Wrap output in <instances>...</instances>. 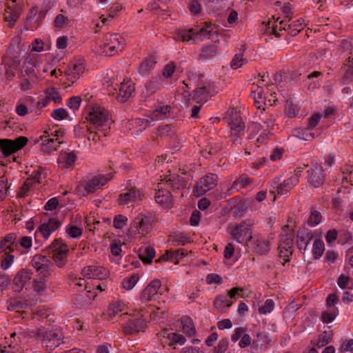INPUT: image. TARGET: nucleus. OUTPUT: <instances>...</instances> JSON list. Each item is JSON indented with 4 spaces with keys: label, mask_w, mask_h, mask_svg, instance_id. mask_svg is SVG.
<instances>
[{
    "label": "nucleus",
    "mask_w": 353,
    "mask_h": 353,
    "mask_svg": "<svg viewBox=\"0 0 353 353\" xmlns=\"http://www.w3.org/2000/svg\"><path fill=\"white\" fill-rule=\"evenodd\" d=\"M83 114L85 119L90 122L89 125L101 131L104 136L107 135L112 123L108 110L98 105L89 104L85 107Z\"/></svg>",
    "instance_id": "1"
},
{
    "label": "nucleus",
    "mask_w": 353,
    "mask_h": 353,
    "mask_svg": "<svg viewBox=\"0 0 353 353\" xmlns=\"http://www.w3.org/2000/svg\"><path fill=\"white\" fill-rule=\"evenodd\" d=\"M34 335L37 338H40L42 341L43 345L46 347L48 352H52L55 348L59 347L63 343V335L60 330H46L37 329Z\"/></svg>",
    "instance_id": "2"
},
{
    "label": "nucleus",
    "mask_w": 353,
    "mask_h": 353,
    "mask_svg": "<svg viewBox=\"0 0 353 353\" xmlns=\"http://www.w3.org/2000/svg\"><path fill=\"white\" fill-rule=\"evenodd\" d=\"M112 178V174H99L92 179L81 181L77 188L79 194L85 196L94 192Z\"/></svg>",
    "instance_id": "3"
},
{
    "label": "nucleus",
    "mask_w": 353,
    "mask_h": 353,
    "mask_svg": "<svg viewBox=\"0 0 353 353\" xmlns=\"http://www.w3.org/2000/svg\"><path fill=\"white\" fill-rule=\"evenodd\" d=\"M125 39L119 34H106L99 53L105 56H113L123 50Z\"/></svg>",
    "instance_id": "4"
},
{
    "label": "nucleus",
    "mask_w": 353,
    "mask_h": 353,
    "mask_svg": "<svg viewBox=\"0 0 353 353\" xmlns=\"http://www.w3.org/2000/svg\"><path fill=\"white\" fill-rule=\"evenodd\" d=\"M293 239L294 233L289 228L288 225H285L282 228V232L280 234V241L278 245L279 256L283 258L285 262L290 261V257L293 252Z\"/></svg>",
    "instance_id": "5"
},
{
    "label": "nucleus",
    "mask_w": 353,
    "mask_h": 353,
    "mask_svg": "<svg viewBox=\"0 0 353 353\" xmlns=\"http://www.w3.org/2000/svg\"><path fill=\"white\" fill-rule=\"evenodd\" d=\"M50 248L52 250V258L59 268H63L68 261V247L61 239H56L51 243Z\"/></svg>",
    "instance_id": "6"
},
{
    "label": "nucleus",
    "mask_w": 353,
    "mask_h": 353,
    "mask_svg": "<svg viewBox=\"0 0 353 353\" xmlns=\"http://www.w3.org/2000/svg\"><path fill=\"white\" fill-rule=\"evenodd\" d=\"M31 265L41 278L49 277L52 274L53 263L46 255L35 254L32 259Z\"/></svg>",
    "instance_id": "7"
},
{
    "label": "nucleus",
    "mask_w": 353,
    "mask_h": 353,
    "mask_svg": "<svg viewBox=\"0 0 353 353\" xmlns=\"http://www.w3.org/2000/svg\"><path fill=\"white\" fill-rule=\"evenodd\" d=\"M214 27L211 23H205V26L199 29H190L188 31L181 32L179 34L183 41H189L192 39H203L205 37L210 39V34L213 32Z\"/></svg>",
    "instance_id": "8"
},
{
    "label": "nucleus",
    "mask_w": 353,
    "mask_h": 353,
    "mask_svg": "<svg viewBox=\"0 0 353 353\" xmlns=\"http://www.w3.org/2000/svg\"><path fill=\"white\" fill-rule=\"evenodd\" d=\"M28 142V138L19 137L14 140L0 139V150L3 154L8 157L23 148Z\"/></svg>",
    "instance_id": "9"
},
{
    "label": "nucleus",
    "mask_w": 353,
    "mask_h": 353,
    "mask_svg": "<svg viewBox=\"0 0 353 353\" xmlns=\"http://www.w3.org/2000/svg\"><path fill=\"white\" fill-rule=\"evenodd\" d=\"M218 176L215 174L209 173L200 179L194 188V192L198 196H202L213 189L217 184Z\"/></svg>",
    "instance_id": "10"
},
{
    "label": "nucleus",
    "mask_w": 353,
    "mask_h": 353,
    "mask_svg": "<svg viewBox=\"0 0 353 353\" xmlns=\"http://www.w3.org/2000/svg\"><path fill=\"white\" fill-rule=\"evenodd\" d=\"M19 38L17 39L15 43H11L7 50L6 65L13 69H17L19 66L22 58L23 50L19 46Z\"/></svg>",
    "instance_id": "11"
},
{
    "label": "nucleus",
    "mask_w": 353,
    "mask_h": 353,
    "mask_svg": "<svg viewBox=\"0 0 353 353\" xmlns=\"http://www.w3.org/2000/svg\"><path fill=\"white\" fill-rule=\"evenodd\" d=\"M223 120L230 125L231 131L244 132L245 124L236 109H229L225 112Z\"/></svg>",
    "instance_id": "12"
},
{
    "label": "nucleus",
    "mask_w": 353,
    "mask_h": 353,
    "mask_svg": "<svg viewBox=\"0 0 353 353\" xmlns=\"http://www.w3.org/2000/svg\"><path fill=\"white\" fill-rule=\"evenodd\" d=\"M308 182L315 188H319L323 184L325 181V174L321 165L318 163L313 164L310 170H307Z\"/></svg>",
    "instance_id": "13"
},
{
    "label": "nucleus",
    "mask_w": 353,
    "mask_h": 353,
    "mask_svg": "<svg viewBox=\"0 0 353 353\" xmlns=\"http://www.w3.org/2000/svg\"><path fill=\"white\" fill-rule=\"evenodd\" d=\"M85 69L83 61L79 60L77 62H71L68 65L67 70L64 72V75L68 81L73 83L85 72Z\"/></svg>",
    "instance_id": "14"
},
{
    "label": "nucleus",
    "mask_w": 353,
    "mask_h": 353,
    "mask_svg": "<svg viewBox=\"0 0 353 353\" xmlns=\"http://www.w3.org/2000/svg\"><path fill=\"white\" fill-rule=\"evenodd\" d=\"M315 239L314 233L307 228L299 230L296 236V245L298 249L304 254L311 241Z\"/></svg>",
    "instance_id": "15"
},
{
    "label": "nucleus",
    "mask_w": 353,
    "mask_h": 353,
    "mask_svg": "<svg viewBox=\"0 0 353 353\" xmlns=\"http://www.w3.org/2000/svg\"><path fill=\"white\" fill-rule=\"evenodd\" d=\"M145 326V320L142 317H132L123 326V332L125 334H134L143 332Z\"/></svg>",
    "instance_id": "16"
},
{
    "label": "nucleus",
    "mask_w": 353,
    "mask_h": 353,
    "mask_svg": "<svg viewBox=\"0 0 353 353\" xmlns=\"http://www.w3.org/2000/svg\"><path fill=\"white\" fill-rule=\"evenodd\" d=\"M42 143L41 144V150L45 153H50L57 150L60 144L63 143L62 141L59 140L58 138H50V134L48 131H45L44 134L40 137Z\"/></svg>",
    "instance_id": "17"
},
{
    "label": "nucleus",
    "mask_w": 353,
    "mask_h": 353,
    "mask_svg": "<svg viewBox=\"0 0 353 353\" xmlns=\"http://www.w3.org/2000/svg\"><path fill=\"white\" fill-rule=\"evenodd\" d=\"M32 272L30 270L21 269L13 279V289L15 292H21L23 287L30 281Z\"/></svg>",
    "instance_id": "18"
},
{
    "label": "nucleus",
    "mask_w": 353,
    "mask_h": 353,
    "mask_svg": "<svg viewBox=\"0 0 353 353\" xmlns=\"http://www.w3.org/2000/svg\"><path fill=\"white\" fill-rule=\"evenodd\" d=\"M161 287V281L159 279H154L142 291L141 299L143 302H148L154 299V296L159 293Z\"/></svg>",
    "instance_id": "19"
},
{
    "label": "nucleus",
    "mask_w": 353,
    "mask_h": 353,
    "mask_svg": "<svg viewBox=\"0 0 353 353\" xmlns=\"http://www.w3.org/2000/svg\"><path fill=\"white\" fill-rule=\"evenodd\" d=\"M84 276L88 279H104L108 276V270L101 266L90 265L82 270Z\"/></svg>",
    "instance_id": "20"
},
{
    "label": "nucleus",
    "mask_w": 353,
    "mask_h": 353,
    "mask_svg": "<svg viewBox=\"0 0 353 353\" xmlns=\"http://www.w3.org/2000/svg\"><path fill=\"white\" fill-rule=\"evenodd\" d=\"M134 91L133 83L130 80H124L121 83L117 99L121 103L125 102Z\"/></svg>",
    "instance_id": "21"
},
{
    "label": "nucleus",
    "mask_w": 353,
    "mask_h": 353,
    "mask_svg": "<svg viewBox=\"0 0 353 353\" xmlns=\"http://www.w3.org/2000/svg\"><path fill=\"white\" fill-rule=\"evenodd\" d=\"M142 199V194L137 188L133 187L127 192L121 194L119 198L120 205H126L129 202H136Z\"/></svg>",
    "instance_id": "22"
},
{
    "label": "nucleus",
    "mask_w": 353,
    "mask_h": 353,
    "mask_svg": "<svg viewBox=\"0 0 353 353\" xmlns=\"http://www.w3.org/2000/svg\"><path fill=\"white\" fill-rule=\"evenodd\" d=\"M279 17L274 21H268L266 25L265 32L267 34H274L276 37L281 36V32L285 31L287 29V21L281 20L279 23Z\"/></svg>",
    "instance_id": "23"
},
{
    "label": "nucleus",
    "mask_w": 353,
    "mask_h": 353,
    "mask_svg": "<svg viewBox=\"0 0 353 353\" xmlns=\"http://www.w3.org/2000/svg\"><path fill=\"white\" fill-rule=\"evenodd\" d=\"M342 76L340 82L343 85L353 82V57H349L341 68Z\"/></svg>",
    "instance_id": "24"
},
{
    "label": "nucleus",
    "mask_w": 353,
    "mask_h": 353,
    "mask_svg": "<svg viewBox=\"0 0 353 353\" xmlns=\"http://www.w3.org/2000/svg\"><path fill=\"white\" fill-rule=\"evenodd\" d=\"M61 225V221L55 219H50L47 223H43L39 227V231L44 239H47L50 234L57 230Z\"/></svg>",
    "instance_id": "25"
},
{
    "label": "nucleus",
    "mask_w": 353,
    "mask_h": 353,
    "mask_svg": "<svg viewBox=\"0 0 353 353\" xmlns=\"http://www.w3.org/2000/svg\"><path fill=\"white\" fill-rule=\"evenodd\" d=\"M157 203L164 208H170L173 205V199L170 191L167 190H158L154 196Z\"/></svg>",
    "instance_id": "26"
},
{
    "label": "nucleus",
    "mask_w": 353,
    "mask_h": 353,
    "mask_svg": "<svg viewBox=\"0 0 353 353\" xmlns=\"http://www.w3.org/2000/svg\"><path fill=\"white\" fill-rule=\"evenodd\" d=\"M259 117L263 123L262 128H263V131L270 132L274 125L275 117L269 110L266 111L265 108L259 110Z\"/></svg>",
    "instance_id": "27"
},
{
    "label": "nucleus",
    "mask_w": 353,
    "mask_h": 353,
    "mask_svg": "<svg viewBox=\"0 0 353 353\" xmlns=\"http://www.w3.org/2000/svg\"><path fill=\"white\" fill-rule=\"evenodd\" d=\"M299 183V176L294 174L278 185L276 193L278 195L286 194Z\"/></svg>",
    "instance_id": "28"
},
{
    "label": "nucleus",
    "mask_w": 353,
    "mask_h": 353,
    "mask_svg": "<svg viewBox=\"0 0 353 353\" xmlns=\"http://www.w3.org/2000/svg\"><path fill=\"white\" fill-rule=\"evenodd\" d=\"M185 255H187V251H185L184 249H178L176 250H167L165 254L161 255L157 261L156 262H159L161 261H173L174 259H176V261L174 262L175 264H178L179 262V260L181 259L183 257H184Z\"/></svg>",
    "instance_id": "29"
},
{
    "label": "nucleus",
    "mask_w": 353,
    "mask_h": 353,
    "mask_svg": "<svg viewBox=\"0 0 353 353\" xmlns=\"http://www.w3.org/2000/svg\"><path fill=\"white\" fill-rule=\"evenodd\" d=\"M270 245H271V242L269 239H265L263 237H260V238H257L254 241L253 247H254L255 252L257 254H259L260 255H263V254H267L270 251Z\"/></svg>",
    "instance_id": "30"
},
{
    "label": "nucleus",
    "mask_w": 353,
    "mask_h": 353,
    "mask_svg": "<svg viewBox=\"0 0 353 353\" xmlns=\"http://www.w3.org/2000/svg\"><path fill=\"white\" fill-rule=\"evenodd\" d=\"M134 224L138 233L144 235L148 232L150 224L148 219L143 214H139L134 220Z\"/></svg>",
    "instance_id": "31"
},
{
    "label": "nucleus",
    "mask_w": 353,
    "mask_h": 353,
    "mask_svg": "<svg viewBox=\"0 0 353 353\" xmlns=\"http://www.w3.org/2000/svg\"><path fill=\"white\" fill-rule=\"evenodd\" d=\"M229 229L230 230V234L238 243H242L244 239L242 238L243 234L246 236L247 233H248V230L244 223H241L234 227H230Z\"/></svg>",
    "instance_id": "32"
},
{
    "label": "nucleus",
    "mask_w": 353,
    "mask_h": 353,
    "mask_svg": "<svg viewBox=\"0 0 353 353\" xmlns=\"http://www.w3.org/2000/svg\"><path fill=\"white\" fill-rule=\"evenodd\" d=\"M303 22L304 20L302 19L287 22L286 32L292 36H296L304 28L305 25Z\"/></svg>",
    "instance_id": "33"
},
{
    "label": "nucleus",
    "mask_w": 353,
    "mask_h": 353,
    "mask_svg": "<svg viewBox=\"0 0 353 353\" xmlns=\"http://www.w3.org/2000/svg\"><path fill=\"white\" fill-rule=\"evenodd\" d=\"M218 52V46L214 42L213 43L204 46L200 53V58L206 60L216 56Z\"/></svg>",
    "instance_id": "34"
},
{
    "label": "nucleus",
    "mask_w": 353,
    "mask_h": 353,
    "mask_svg": "<svg viewBox=\"0 0 353 353\" xmlns=\"http://www.w3.org/2000/svg\"><path fill=\"white\" fill-rule=\"evenodd\" d=\"M252 94L255 103L258 104L257 108L259 110L263 108L262 103H263L265 106L267 105V97L264 96L263 90L261 88L258 87L255 90H252Z\"/></svg>",
    "instance_id": "35"
},
{
    "label": "nucleus",
    "mask_w": 353,
    "mask_h": 353,
    "mask_svg": "<svg viewBox=\"0 0 353 353\" xmlns=\"http://www.w3.org/2000/svg\"><path fill=\"white\" fill-rule=\"evenodd\" d=\"M183 331L187 335L192 336L196 333V329L192 320L189 316H183L181 319Z\"/></svg>",
    "instance_id": "36"
},
{
    "label": "nucleus",
    "mask_w": 353,
    "mask_h": 353,
    "mask_svg": "<svg viewBox=\"0 0 353 353\" xmlns=\"http://www.w3.org/2000/svg\"><path fill=\"white\" fill-rule=\"evenodd\" d=\"M170 106L168 105L159 106L151 113L150 117L152 120L163 119L166 117L167 113L170 112Z\"/></svg>",
    "instance_id": "37"
},
{
    "label": "nucleus",
    "mask_w": 353,
    "mask_h": 353,
    "mask_svg": "<svg viewBox=\"0 0 353 353\" xmlns=\"http://www.w3.org/2000/svg\"><path fill=\"white\" fill-rule=\"evenodd\" d=\"M125 309V305L120 302L113 303L107 310L106 315L110 317V320L112 319V317L116 316L120 312H123Z\"/></svg>",
    "instance_id": "38"
},
{
    "label": "nucleus",
    "mask_w": 353,
    "mask_h": 353,
    "mask_svg": "<svg viewBox=\"0 0 353 353\" xmlns=\"http://www.w3.org/2000/svg\"><path fill=\"white\" fill-rule=\"evenodd\" d=\"M77 157L73 152L65 154V155L62 156L61 159H59V166L62 168H68L74 163Z\"/></svg>",
    "instance_id": "39"
},
{
    "label": "nucleus",
    "mask_w": 353,
    "mask_h": 353,
    "mask_svg": "<svg viewBox=\"0 0 353 353\" xmlns=\"http://www.w3.org/2000/svg\"><path fill=\"white\" fill-rule=\"evenodd\" d=\"M155 256V250L153 248L148 246L140 250L139 258L145 263H150Z\"/></svg>",
    "instance_id": "40"
},
{
    "label": "nucleus",
    "mask_w": 353,
    "mask_h": 353,
    "mask_svg": "<svg viewBox=\"0 0 353 353\" xmlns=\"http://www.w3.org/2000/svg\"><path fill=\"white\" fill-rule=\"evenodd\" d=\"M322 215L320 211L317 210L315 208H310V214L307 219V224L311 227H314L321 222Z\"/></svg>",
    "instance_id": "41"
},
{
    "label": "nucleus",
    "mask_w": 353,
    "mask_h": 353,
    "mask_svg": "<svg viewBox=\"0 0 353 353\" xmlns=\"http://www.w3.org/2000/svg\"><path fill=\"white\" fill-rule=\"evenodd\" d=\"M168 185L175 190L185 188L186 186V181L179 176H173L166 181Z\"/></svg>",
    "instance_id": "42"
},
{
    "label": "nucleus",
    "mask_w": 353,
    "mask_h": 353,
    "mask_svg": "<svg viewBox=\"0 0 353 353\" xmlns=\"http://www.w3.org/2000/svg\"><path fill=\"white\" fill-rule=\"evenodd\" d=\"M338 313V310L336 307H330L327 310L322 312L321 320L324 323H329L332 322Z\"/></svg>",
    "instance_id": "43"
},
{
    "label": "nucleus",
    "mask_w": 353,
    "mask_h": 353,
    "mask_svg": "<svg viewBox=\"0 0 353 353\" xmlns=\"http://www.w3.org/2000/svg\"><path fill=\"white\" fill-rule=\"evenodd\" d=\"M324 251V243L322 240L315 237L312 246V254L315 259H319Z\"/></svg>",
    "instance_id": "44"
},
{
    "label": "nucleus",
    "mask_w": 353,
    "mask_h": 353,
    "mask_svg": "<svg viewBox=\"0 0 353 353\" xmlns=\"http://www.w3.org/2000/svg\"><path fill=\"white\" fill-rule=\"evenodd\" d=\"M156 64V61L154 57H150L145 59L141 64L139 72L142 74H147L151 70H152Z\"/></svg>",
    "instance_id": "45"
},
{
    "label": "nucleus",
    "mask_w": 353,
    "mask_h": 353,
    "mask_svg": "<svg viewBox=\"0 0 353 353\" xmlns=\"http://www.w3.org/2000/svg\"><path fill=\"white\" fill-rule=\"evenodd\" d=\"M209 95V89L206 86L198 87L194 91V99L197 102L205 101Z\"/></svg>",
    "instance_id": "46"
},
{
    "label": "nucleus",
    "mask_w": 353,
    "mask_h": 353,
    "mask_svg": "<svg viewBox=\"0 0 353 353\" xmlns=\"http://www.w3.org/2000/svg\"><path fill=\"white\" fill-rule=\"evenodd\" d=\"M19 10L12 8L10 6L5 9L4 19L7 21L14 22L19 19Z\"/></svg>",
    "instance_id": "47"
},
{
    "label": "nucleus",
    "mask_w": 353,
    "mask_h": 353,
    "mask_svg": "<svg viewBox=\"0 0 353 353\" xmlns=\"http://www.w3.org/2000/svg\"><path fill=\"white\" fill-rule=\"evenodd\" d=\"M19 10L12 8L10 6L5 9L4 19L7 21L14 22L19 19Z\"/></svg>",
    "instance_id": "48"
},
{
    "label": "nucleus",
    "mask_w": 353,
    "mask_h": 353,
    "mask_svg": "<svg viewBox=\"0 0 353 353\" xmlns=\"http://www.w3.org/2000/svg\"><path fill=\"white\" fill-rule=\"evenodd\" d=\"M233 303V301L230 300L228 296L221 295L217 296L214 301V305L216 308L229 307Z\"/></svg>",
    "instance_id": "49"
},
{
    "label": "nucleus",
    "mask_w": 353,
    "mask_h": 353,
    "mask_svg": "<svg viewBox=\"0 0 353 353\" xmlns=\"http://www.w3.org/2000/svg\"><path fill=\"white\" fill-rule=\"evenodd\" d=\"M162 77L157 76L153 77L147 84L146 88L150 92H154L161 87Z\"/></svg>",
    "instance_id": "50"
},
{
    "label": "nucleus",
    "mask_w": 353,
    "mask_h": 353,
    "mask_svg": "<svg viewBox=\"0 0 353 353\" xmlns=\"http://www.w3.org/2000/svg\"><path fill=\"white\" fill-rule=\"evenodd\" d=\"M45 95L47 98L55 103H59L61 101V97L59 92L54 88H49L45 90Z\"/></svg>",
    "instance_id": "51"
},
{
    "label": "nucleus",
    "mask_w": 353,
    "mask_h": 353,
    "mask_svg": "<svg viewBox=\"0 0 353 353\" xmlns=\"http://www.w3.org/2000/svg\"><path fill=\"white\" fill-rule=\"evenodd\" d=\"M88 134H86L88 141H92L94 144H97L100 141V134L99 132L101 131H98L97 129H94L91 125H86Z\"/></svg>",
    "instance_id": "52"
},
{
    "label": "nucleus",
    "mask_w": 353,
    "mask_h": 353,
    "mask_svg": "<svg viewBox=\"0 0 353 353\" xmlns=\"http://www.w3.org/2000/svg\"><path fill=\"white\" fill-rule=\"evenodd\" d=\"M251 183V180L246 175H241L232 184V188H243L247 187Z\"/></svg>",
    "instance_id": "53"
},
{
    "label": "nucleus",
    "mask_w": 353,
    "mask_h": 353,
    "mask_svg": "<svg viewBox=\"0 0 353 353\" xmlns=\"http://www.w3.org/2000/svg\"><path fill=\"white\" fill-rule=\"evenodd\" d=\"M167 338L170 341L169 345L179 344L183 345L185 342V338L179 334L172 332L168 334Z\"/></svg>",
    "instance_id": "54"
},
{
    "label": "nucleus",
    "mask_w": 353,
    "mask_h": 353,
    "mask_svg": "<svg viewBox=\"0 0 353 353\" xmlns=\"http://www.w3.org/2000/svg\"><path fill=\"white\" fill-rule=\"evenodd\" d=\"M138 280V276L137 274H132L131 276L124 279L121 284L124 289L129 290L133 288Z\"/></svg>",
    "instance_id": "55"
},
{
    "label": "nucleus",
    "mask_w": 353,
    "mask_h": 353,
    "mask_svg": "<svg viewBox=\"0 0 353 353\" xmlns=\"http://www.w3.org/2000/svg\"><path fill=\"white\" fill-rule=\"evenodd\" d=\"M170 241L174 245H184L189 242L188 238L186 236L176 233L172 236Z\"/></svg>",
    "instance_id": "56"
},
{
    "label": "nucleus",
    "mask_w": 353,
    "mask_h": 353,
    "mask_svg": "<svg viewBox=\"0 0 353 353\" xmlns=\"http://www.w3.org/2000/svg\"><path fill=\"white\" fill-rule=\"evenodd\" d=\"M159 135L161 137H170L172 138L174 135L173 128L170 125H165L161 126L158 129Z\"/></svg>",
    "instance_id": "57"
},
{
    "label": "nucleus",
    "mask_w": 353,
    "mask_h": 353,
    "mask_svg": "<svg viewBox=\"0 0 353 353\" xmlns=\"http://www.w3.org/2000/svg\"><path fill=\"white\" fill-rule=\"evenodd\" d=\"M9 186L8 179L5 176L0 177V199H3L8 194Z\"/></svg>",
    "instance_id": "58"
},
{
    "label": "nucleus",
    "mask_w": 353,
    "mask_h": 353,
    "mask_svg": "<svg viewBox=\"0 0 353 353\" xmlns=\"http://www.w3.org/2000/svg\"><path fill=\"white\" fill-rule=\"evenodd\" d=\"M321 116L319 113L312 114L307 119V123L305 130H310L314 128L320 121Z\"/></svg>",
    "instance_id": "59"
},
{
    "label": "nucleus",
    "mask_w": 353,
    "mask_h": 353,
    "mask_svg": "<svg viewBox=\"0 0 353 353\" xmlns=\"http://www.w3.org/2000/svg\"><path fill=\"white\" fill-rule=\"evenodd\" d=\"M299 112V109L296 105L290 100L286 101L285 113L290 117H295Z\"/></svg>",
    "instance_id": "60"
},
{
    "label": "nucleus",
    "mask_w": 353,
    "mask_h": 353,
    "mask_svg": "<svg viewBox=\"0 0 353 353\" xmlns=\"http://www.w3.org/2000/svg\"><path fill=\"white\" fill-rule=\"evenodd\" d=\"M281 11L283 14V20L286 21L287 22H290L292 19L294 12L290 3H288L287 5L283 6L281 8Z\"/></svg>",
    "instance_id": "61"
},
{
    "label": "nucleus",
    "mask_w": 353,
    "mask_h": 353,
    "mask_svg": "<svg viewBox=\"0 0 353 353\" xmlns=\"http://www.w3.org/2000/svg\"><path fill=\"white\" fill-rule=\"evenodd\" d=\"M274 307V303L272 299H267L264 304L259 307V311L261 314H266L273 310Z\"/></svg>",
    "instance_id": "62"
},
{
    "label": "nucleus",
    "mask_w": 353,
    "mask_h": 353,
    "mask_svg": "<svg viewBox=\"0 0 353 353\" xmlns=\"http://www.w3.org/2000/svg\"><path fill=\"white\" fill-rule=\"evenodd\" d=\"M68 116L67 111L61 108L54 110L51 113V117L58 121L63 120L67 118Z\"/></svg>",
    "instance_id": "63"
},
{
    "label": "nucleus",
    "mask_w": 353,
    "mask_h": 353,
    "mask_svg": "<svg viewBox=\"0 0 353 353\" xmlns=\"http://www.w3.org/2000/svg\"><path fill=\"white\" fill-rule=\"evenodd\" d=\"M175 70V63L174 62H170L164 66L162 71V75L165 78H170L174 74Z\"/></svg>",
    "instance_id": "64"
}]
</instances>
